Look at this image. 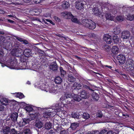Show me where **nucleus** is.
Returning <instances> with one entry per match:
<instances>
[{
  "label": "nucleus",
  "mask_w": 134,
  "mask_h": 134,
  "mask_svg": "<svg viewBox=\"0 0 134 134\" xmlns=\"http://www.w3.org/2000/svg\"><path fill=\"white\" fill-rule=\"evenodd\" d=\"M7 66L11 69H26L28 68L27 63L25 61H21L19 64L16 59L13 56L7 60L6 63Z\"/></svg>",
  "instance_id": "nucleus-1"
},
{
  "label": "nucleus",
  "mask_w": 134,
  "mask_h": 134,
  "mask_svg": "<svg viewBox=\"0 0 134 134\" xmlns=\"http://www.w3.org/2000/svg\"><path fill=\"white\" fill-rule=\"evenodd\" d=\"M35 87L53 94H56L59 92L58 87L54 84H48L47 83H43L41 82L39 84L35 83Z\"/></svg>",
  "instance_id": "nucleus-2"
},
{
  "label": "nucleus",
  "mask_w": 134,
  "mask_h": 134,
  "mask_svg": "<svg viewBox=\"0 0 134 134\" xmlns=\"http://www.w3.org/2000/svg\"><path fill=\"white\" fill-rule=\"evenodd\" d=\"M110 9H109V12L106 13L105 16L107 19L113 20L115 14L121 13V10H122V8L118 9L115 6L110 5Z\"/></svg>",
  "instance_id": "nucleus-3"
},
{
  "label": "nucleus",
  "mask_w": 134,
  "mask_h": 134,
  "mask_svg": "<svg viewBox=\"0 0 134 134\" xmlns=\"http://www.w3.org/2000/svg\"><path fill=\"white\" fill-rule=\"evenodd\" d=\"M72 96L69 94L65 93L64 96H62L60 98L61 100L63 101V103H57L56 104V106L59 107L61 109L64 105L72 103Z\"/></svg>",
  "instance_id": "nucleus-4"
},
{
  "label": "nucleus",
  "mask_w": 134,
  "mask_h": 134,
  "mask_svg": "<svg viewBox=\"0 0 134 134\" xmlns=\"http://www.w3.org/2000/svg\"><path fill=\"white\" fill-rule=\"evenodd\" d=\"M39 115V114L37 113L30 114L26 118H24L19 122V126L24 127L27 124H29L31 121L38 118Z\"/></svg>",
  "instance_id": "nucleus-5"
},
{
  "label": "nucleus",
  "mask_w": 134,
  "mask_h": 134,
  "mask_svg": "<svg viewBox=\"0 0 134 134\" xmlns=\"http://www.w3.org/2000/svg\"><path fill=\"white\" fill-rule=\"evenodd\" d=\"M55 106V108H46L44 109L46 111L43 113V116L46 118L53 117L54 116L57 112L60 111L61 109L59 107H56V104Z\"/></svg>",
  "instance_id": "nucleus-6"
},
{
  "label": "nucleus",
  "mask_w": 134,
  "mask_h": 134,
  "mask_svg": "<svg viewBox=\"0 0 134 134\" xmlns=\"http://www.w3.org/2000/svg\"><path fill=\"white\" fill-rule=\"evenodd\" d=\"M122 9V10H121V11H122L123 14H125V17L127 19L132 21L134 19L133 15H131L130 13L133 12L134 10V8L133 7H124Z\"/></svg>",
  "instance_id": "nucleus-7"
},
{
  "label": "nucleus",
  "mask_w": 134,
  "mask_h": 134,
  "mask_svg": "<svg viewBox=\"0 0 134 134\" xmlns=\"http://www.w3.org/2000/svg\"><path fill=\"white\" fill-rule=\"evenodd\" d=\"M15 47L11 52V54L13 56L17 57H21L23 53V51L19 48L20 44L19 43H15L14 45Z\"/></svg>",
  "instance_id": "nucleus-8"
},
{
  "label": "nucleus",
  "mask_w": 134,
  "mask_h": 134,
  "mask_svg": "<svg viewBox=\"0 0 134 134\" xmlns=\"http://www.w3.org/2000/svg\"><path fill=\"white\" fill-rule=\"evenodd\" d=\"M86 2L84 1H76L75 3V6L77 10L83 11Z\"/></svg>",
  "instance_id": "nucleus-9"
},
{
  "label": "nucleus",
  "mask_w": 134,
  "mask_h": 134,
  "mask_svg": "<svg viewBox=\"0 0 134 134\" xmlns=\"http://www.w3.org/2000/svg\"><path fill=\"white\" fill-rule=\"evenodd\" d=\"M99 1L98 0H93V3L94 4L96 3V4H93V6L94 5L95 7L94 6V8L92 10V11L94 12V14L96 15H99V17L101 13L99 12L98 8L97 7L96 5L97 6V7L98 6H100L99 3Z\"/></svg>",
  "instance_id": "nucleus-10"
},
{
  "label": "nucleus",
  "mask_w": 134,
  "mask_h": 134,
  "mask_svg": "<svg viewBox=\"0 0 134 134\" xmlns=\"http://www.w3.org/2000/svg\"><path fill=\"white\" fill-rule=\"evenodd\" d=\"M4 134H17V131L14 129H10L9 127H6L3 129Z\"/></svg>",
  "instance_id": "nucleus-11"
},
{
  "label": "nucleus",
  "mask_w": 134,
  "mask_h": 134,
  "mask_svg": "<svg viewBox=\"0 0 134 134\" xmlns=\"http://www.w3.org/2000/svg\"><path fill=\"white\" fill-rule=\"evenodd\" d=\"M120 36L123 40H127L129 39L130 37V32L128 31L124 30L120 34Z\"/></svg>",
  "instance_id": "nucleus-12"
},
{
  "label": "nucleus",
  "mask_w": 134,
  "mask_h": 134,
  "mask_svg": "<svg viewBox=\"0 0 134 134\" xmlns=\"http://www.w3.org/2000/svg\"><path fill=\"white\" fill-rule=\"evenodd\" d=\"M117 59L119 60V62L121 64H123L125 62V57L123 54H120L118 55L117 57Z\"/></svg>",
  "instance_id": "nucleus-13"
},
{
  "label": "nucleus",
  "mask_w": 134,
  "mask_h": 134,
  "mask_svg": "<svg viewBox=\"0 0 134 134\" xmlns=\"http://www.w3.org/2000/svg\"><path fill=\"white\" fill-rule=\"evenodd\" d=\"M104 40L107 43L110 44L112 42L111 36L108 34H105L103 36Z\"/></svg>",
  "instance_id": "nucleus-14"
},
{
  "label": "nucleus",
  "mask_w": 134,
  "mask_h": 134,
  "mask_svg": "<svg viewBox=\"0 0 134 134\" xmlns=\"http://www.w3.org/2000/svg\"><path fill=\"white\" fill-rule=\"evenodd\" d=\"M78 94L80 95V97L85 99L88 98L90 95L88 93H87L85 90H82L80 93H79Z\"/></svg>",
  "instance_id": "nucleus-15"
},
{
  "label": "nucleus",
  "mask_w": 134,
  "mask_h": 134,
  "mask_svg": "<svg viewBox=\"0 0 134 134\" xmlns=\"http://www.w3.org/2000/svg\"><path fill=\"white\" fill-rule=\"evenodd\" d=\"M92 22V20L88 19H83L82 21V23L81 24L84 26L88 27L89 26V24L91 23Z\"/></svg>",
  "instance_id": "nucleus-16"
},
{
  "label": "nucleus",
  "mask_w": 134,
  "mask_h": 134,
  "mask_svg": "<svg viewBox=\"0 0 134 134\" xmlns=\"http://www.w3.org/2000/svg\"><path fill=\"white\" fill-rule=\"evenodd\" d=\"M107 131V129L104 128L100 131H93V134H106Z\"/></svg>",
  "instance_id": "nucleus-17"
},
{
  "label": "nucleus",
  "mask_w": 134,
  "mask_h": 134,
  "mask_svg": "<svg viewBox=\"0 0 134 134\" xmlns=\"http://www.w3.org/2000/svg\"><path fill=\"white\" fill-rule=\"evenodd\" d=\"M50 68L53 71H55L57 70L58 66L55 61H54L50 64Z\"/></svg>",
  "instance_id": "nucleus-18"
},
{
  "label": "nucleus",
  "mask_w": 134,
  "mask_h": 134,
  "mask_svg": "<svg viewBox=\"0 0 134 134\" xmlns=\"http://www.w3.org/2000/svg\"><path fill=\"white\" fill-rule=\"evenodd\" d=\"M23 53L24 55L27 57H29L32 55L31 51L29 49H25Z\"/></svg>",
  "instance_id": "nucleus-19"
},
{
  "label": "nucleus",
  "mask_w": 134,
  "mask_h": 134,
  "mask_svg": "<svg viewBox=\"0 0 134 134\" xmlns=\"http://www.w3.org/2000/svg\"><path fill=\"white\" fill-rule=\"evenodd\" d=\"M62 15L68 19H71L73 16L71 12H65L62 13Z\"/></svg>",
  "instance_id": "nucleus-20"
},
{
  "label": "nucleus",
  "mask_w": 134,
  "mask_h": 134,
  "mask_svg": "<svg viewBox=\"0 0 134 134\" xmlns=\"http://www.w3.org/2000/svg\"><path fill=\"white\" fill-rule=\"evenodd\" d=\"M113 40L114 43L115 44H118L120 43L121 41L120 39L116 35H114L113 37Z\"/></svg>",
  "instance_id": "nucleus-21"
},
{
  "label": "nucleus",
  "mask_w": 134,
  "mask_h": 134,
  "mask_svg": "<svg viewBox=\"0 0 134 134\" xmlns=\"http://www.w3.org/2000/svg\"><path fill=\"white\" fill-rule=\"evenodd\" d=\"M18 115L17 113L15 112L12 113L10 116V118L11 120L14 122L17 120Z\"/></svg>",
  "instance_id": "nucleus-22"
},
{
  "label": "nucleus",
  "mask_w": 134,
  "mask_h": 134,
  "mask_svg": "<svg viewBox=\"0 0 134 134\" xmlns=\"http://www.w3.org/2000/svg\"><path fill=\"white\" fill-rule=\"evenodd\" d=\"M81 85L79 83L75 82L73 84L72 88L73 89L79 90L80 89Z\"/></svg>",
  "instance_id": "nucleus-23"
},
{
  "label": "nucleus",
  "mask_w": 134,
  "mask_h": 134,
  "mask_svg": "<svg viewBox=\"0 0 134 134\" xmlns=\"http://www.w3.org/2000/svg\"><path fill=\"white\" fill-rule=\"evenodd\" d=\"M16 97L19 98L20 99H22L24 97V96L23 93L21 92H16L13 93Z\"/></svg>",
  "instance_id": "nucleus-24"
},
{
  "label": "nucleus",
  "mask_w": 134,
  "mask_h": 134,
  "mask_svg": "<svg viewBox=\"0 0 134 134\" xmlns=\"http://www.w3.org/2000/svg\"><path fill=\"white\" fill-rule=\"evenodd\" d=\"M71 20L72 22L75 23L79 24H81V21L77 19L76 16H73L71 18Z\"/></svg>",
  "instance_id": "nucleus-25"
},
{
  "label": "nucleus",
  "mask_w": 134,
  "mask_h": 134,
  "mask_svg": "<svg viewBox=\"0 0 134 134\" xmlns=\"http://www.w3.org/2000/svg\"><path fill=\"white\" fill-rule=\"evenodd\" d=\"M112 52L114 54H118L119 52V49L118 47L116 46H113L112 49Z\"/></svg>",
  "instance_id": "nucleus-26"
},
{
  "label": "nucleus",
  "mask_w": 134,
  "mask_h": 134,
  "mask_svg": "<svg viewBox=\"0 0 134 134\" xmlns=\"http://www.w3.org/2000/svg\"><path fill=\"white\" fill-rule=\"evenodd\" d=\"M0 102L3 105H6L8 103L9 100L8 99L4 98L1 100Z\"/></svg>",
  "instance_id": "nucleus-27"
},
{
  "label": "nucleus",
  "mask_w": 134,
  "mask_h": 134,
  "mask_svg": "<svg viewBox=\"0 0 134 134\" xmlns=\"http://www.w3.org/2000/svg\"><path fill=\"white\" fill-rule=\"evenodd\" d=\"M91 23L89 24V26H88L87 28L90 29H94L96 27V24L92 20V22Z\"/></svg>",
  "instance_id": "nucleus-28"
},
{
  "label": "nucleus",
  "mask_w": 134,
  "mask_h": 134,
  "mask_svg": "<svg viewBox=\"0 0 134 134\" xmlns=\"http://www.w3.org/2000/svg\"><path fill=\"white\" fill-rule=\"evenodd\" d=\"M62 81V80L60 76L56 77L54 79V82L55 83L58 84H60Z\"/></svg>",
  "instance_id": "nucleus-29"
},
{
  "label": "nucleus",
  "mask_w": 134,
  "mask_h": 134,
  "mask_svg": "<svg viewBox=\"0 0 134 134\" xmlns=\"http://www.w3.org/2000/svg\"><path fill=\"white\" fill-rule=\"evenodd\" d=\"M62 6L63 9H67L69 7L70 4L67 1L64 2L62 3Z\"/></svg>",
  "instance_id": "nucleus-30"
},
{
  "label": "nucleus",
  "mask_w": 134,
  "mask_h": 134,
  "mask_svg": "<svg viewBox=\"0 0 134 134\" xmlns=\"http://www.w3.org/2000/svg\"><path fill=\"white\" fill-rule=\"evenodd\" d=\"M79 124L77 122H73L71 123V124L70 127L72 130H74L79 126Z\"/></svg>",
  "instance_id": "nucleus-31"
},
{
  "label": "nucleus",
  "mask_w": 134,
  "mask_h": 134,
  "mask_svg": "<svg viewBox=\"0 0 134 134\" xmlns=\"http://www.w3.org/2000/svg\"><path fill=\"white\" fill-rule=\"evenodd\" d=\"M43 124L42 122L41 121H37L36 122L35 126L36 127L38 128H40L43 126Z\"/></svg>",
  "instance_id": "nucleus-32"
},
{
  "label": "nucleus",
  "mask_w": 134,
  "mask_h": 134,
  "mask_svg": "<svg viewBox=\"0 0 134 134\" xmlns=\"http://www.w3.org/2000/svg\"><path fill=\"white\" fill-rule=\"evenodd\" d=\"M79 96H80L78 94L77 95H74V96H72V100L74 99L75 101H80L81 100V98L79 97Z\"/></svg>",
  "instance_id": "nucleus-33"
},
{
  "label": "nucleus",
  "mask_w": 134,
  "mask_h": 134,
  "mask_svg": "<svg viewBox=\"0 0 134 134\" xmlns=\"http://www.w3.org/2000/svg\"><path fill=\"white\" fill-rule=\"evenodd\" d=\"M25 110L28 112L32 111L33 110L32 107L30 105H27L25 108Z\"/></svg>",
  "instance_id": "nucleus-34"
},
{
  "label": "nucleus",
  "mask_w": 134,
  "mask_h": 134,
  "mask_svg": "<svg viewBox=\"0 0 134 134\" xmlns=\"http://www.w3.org/2000/svg\"><path fill=\"white\" fill-rule=\"evenodd\" d=\"M127 70L129 71H131V72H133L134 70V68L132 66V65L125 66Z\"/></svg>",
  "instance_id": "nucleus-35"
},
{
  "label": "nucleus",
  "mask_w": 134,
  "mask_h": 134,
  "mask_svg": "<svg viewBox=\"0 0 134 134\" xmlns=\"http://www.w3.org/2000/svg\"><path fill=\"white\" fill-rule=\"evenodd\" d=\"M120 28L118 27H115L114 29V34L116 35L120 33Z\"/></svg>",
  "instance_id": "nucleus-36"
},
{
  "label": "nucleus",
  "mask_w": 134,
  "mask_h": 134,
  "mask_svg": "<svg viewBox=\"0 0 134 134\" xmlns=\"http://www.w3.org/2000/svg\"><path fill=\"white\" fill-rule=\"evenodd\" d=\"M52 126V124L50 122H46L45 125V129H49L51 128Z\"/></svg>",
  "instance_id": "nucleus-37"
},
{
  "label": "nucleus",
  "mask_w": 134,
  "mask_h": 134,
  "mask_svg": "<svg viewBox=\"0 0 134 134\" xmlns=\"http://www.w3.org/2000/svg\"><path fill=\"white\" fill-rule=\"evenodd\" d=\"M23 132L25 134H31V132L29 128H25L23 130Z\"/></svg>",
  "instance_id": "nucleus-38"
},
{
  "label": "nucleus",
  "mask_w": 134,
  "mask_h": 134,
  "mask_svg": "<svg viewBox=\"0 0 134 134\" xmlns=\"http://www.w3.org/2000/svg\"><path fill=\"white\" fill-rule=\"evenodd\" d=\"M68 80L69 82H74L75 80V78L70 75H69L68 76Z\"/></svg>",
  "instance_id": "nucleus-39"
},
{
  "label": "nucleus",
  "mask_w": 134,
  "mask_h": 134,
  "mask_svg": "<svg viewBox=\"0 0 134 134\" xmlns=\"http://www.w3.org/2000/svg\"><path fill=\"white\" fill-rule=\"evenodd\" d=\"M93 99L96 101L99 98L97 94L93 92L92 95Z\"/></svg>",
  "instance_id": "nucleus-40"
},
{
  "label": "nucleus",
  "mask_w": 134,
  "mask_h": 134,
  "mask_svg": "<svg viewBox=\"0 0 134 134\" xmlns=\"http://www.w3.org/2000/svg\"><path fill=\"white\" fill-rule=\"evenodd\" d=\"M71 116L74 118L78 119L79 117V115L78 113H73L72 114Z\"/></svg>",
  "instance_id": "nucleus-41"
},
{
  "label": "nucleus",
  "mask_w": 134,
  "mask_h": 134,
  "mask_svg": "<svg viewBox=\"0 0 134 134\" xmlns=\"http://www.w3.org/2000/svg\"><path fill=\"white\" fill-rule=\"evenodd\" d=\"M82 117L83 118L86 119H87L90 118V115L86 113H85L83 114Z\"/></svg>",
  "instance_id": "nucleus-42"
},
{
  "label": "nucleus",
  "mask_w": 134,
  "mask_h": 134,
  "mask_svg": "<svg viewBox=\"0 0 134 134\" xmlns=\"http://www.w3.org/2000/svg\"><path fill=\"white\" fill-rule=\"evenodd\" d=\"M102 115V113L101 111L98 110L96 113V116L97 117L101 118Z\"/></svg>",
  "instance_id": "nucleus-43"
},
{
  "label": "nucleus",
  "mask_w": 134,
  "mask_h": 134,
  "mask_svg": "<svg viewBox=\"0 0 134 134\" xmlns=\"http://www.w3.org/2000/svg\"><path fill=\"white\" fill-rule=\"evenodd\" d=\"M60 72L62 76H63L66 74V71L65 70H63L62 67L60 68Z\"/></svg>",
  "instance_id": "nucleus-44"
},
{
  "label": "nucleus",
  "mask_w": 134,
  "mask_h": 134,
  "mask_svg": "<svg viewBox=\"0 0 134 134\" xmlns=\"http://www.w3.org/2000/svg\"><path fill=\"white\" fill-rule=\"evenodd\" d=\"M132 60L130 59H128L126 61L125 66L131 65L132 63Z\"/></svg>",
  "instance_id": "nucleus-45"
},
{
  "label": "nucleus",
  "mask_w": 134,
  "mask_h": 134,
  "mask_svg": "<svg viewBox=\"0 0 134 134\" xmlns=\"http://www.w3.org/2000/svg\"><path fill=\"white\" fill-rule=\"evenodd\" d=\"M110 47L108 45H106L104 46L103 47V48L107 51H108L110 49Z\"/></svg>",
  "instance_id": "nucleus-46"
},
{
  "label": "nucleus",
  "mask_w": 134,
  "mask_h": 134,
  "mask_svg": "<svg viewBox=\"0 0 134 134\" xmlns=\"http://www.w3.org/2000/svg\"><path fill=\"white\" fill-rule=\"evenodd\" d=\"M116 19L118 21H122L124 19L123 17L121 15H119L117 17Z\"/></svg>",
  "instance_id": "nucleus-47"
},
{
  "label": "nucleus",
  "mask_w": 134,
  "mask_h": 134,
  "mask_svg": "<svg viewBox=\"0 0 134 134\" xmlns=\"http://www.w3.org/2000/svg\"><path fill=\"white\" fill-rule=\"evenodd\" d=\"M5 40V39L3 36L0 37V44L4 42Z\"/></svg>",
  "instance_id": "nucleus-48"
},
{
  "label": "nucleus",
  "mask_w": 134,
  "mask_h": 134,
  "mask_svg": "<svg viewBox=\"0 0 134 134\" xmlns=\"http://www.w3.org/2000/svg\"><path fill=\"white\" fill-rule=\"evenodd\" d=\"M7 17H11L13 18H14L16 19H18V18L16 17L15 15H8L7 16Z\"/></svg>",
  "instance_id": "nucleus-49"
},
{
  "label": "nucleus",
  "mask_w": 134,
  "mask_h": 134,
  "mask_svg": "<svg viewBox=\"0 0 134 134\" xmlns=\"http://www.w3.org/2000/svg\"><path fill=\"white\" fill-rule=\"evenodd\" d=\"M60 134H68V132L67 131L62 130L61 131Z\"/></svg>",
  "instance_id": "nucleus-50"
},
{
  "label": "nucleus",
  "mask_w": 134,
  "mask_h": 134,
  "mask_svg": "<svg viewBox=\"0 0 134 134\" xmlns=\"http://www.w3.org/2000/svg\"><path fill=\"white\" fill-rule=\"evenodd\" d=\"M43 0H33L34 2L36 4L40 3Z\"/></svg>",
  "instance_id": "nucleus-51"
},
{
  "label": "nucleus",
  "mask_w": 134,
  "mask_h": 134,
  "mask_svg": "<svg viewBox=\"0 0 134 134\" xmlns=\"http://www.w3.org/2000/svg\"><path fill=\"white\" fill-rule=\"evenodd\" d=\"M33 67L35 69V71H38V70L40 68H39L36 65H34L33 66Z\"/></svg>",
  "instance_id": "nucleus-52"
},
{
  "label": "nucleus",
  "mask_w": 134,
  "mask_h": 134,
  "mask_svg": "<svg viewBox=\"0 0 134 134\" xmlns=\"http://www.w3.org/2000/svg\"><path fill=\"white\" fill-rule=\"evenodd\" d=\"M4 55V53L2 51H0V58L1 59Z\"/></svg>",
  "instance_id": "nucleus-53"
},
{
  "label": "nucleus",
  "mask_w": 134,
  "mask_h": 134,
  "mask_svg": "<svg viewBox=\"0 0 134 134\" xmlns=\"http://www.w3.org/2000/svg\"><path fill=\"white\" fill-rule=\"evenodd\" d=\"M125 51H126L127 50V51L126 53H130L131 51V49L129 48H126L125 49Z\"/></svg>",
  "instance_id": "nucleus-54"
},
{
  "label": "nucleus",
  "mask_w": 134,
  "mask_h": 134,
  "mask_svg": "<svg viewBox=\"0 0 134 134\" xmlns=\"http://www.w3.org/2000/svg\"><path fill=\"white\" fill-rule=\"evenodd\" d=\"M95 34L93 33H91L89 35V36L90 37H93L95 36Z\"/></svg>",
  "instance_id": "nucleus-55"
},
{
  "label": "nucleus",
  "mask_w": 134,
  "mask_h": 134,
  "mask_svg": "<svg viewBox=\"0 0 134 134\" xmlns=\"http://www.w3.org/2000/svg\"><path fill=\"white\" fill-rule=\"evenodd\" d=\"M4 110V107L2 105H0V111H2Z\"/></svg>",
  "instance_id": "nucleus-56"
},
{
  "label": "nucleus",
  "mask_w": 134,
  "mask_h": 134,
  "mask_svg": "<svg viewBox=\"0 0 134 134\" xmlns=\"http://www.w3.org/2000/svg\"><path fill=\"white\" fill-rule=\"evenodd\" d=\"M106 134H113V132L112 131L110 130L108 131L107 132Z\"/></svg>",
  "instance_id": "nucleus-57"
},
{
  "label": "nucleus",
  "mask_w": 134,
  "mask_h": 134,
  "mask_svg": "<svg viewBox=\"0 0 134 134\" xmlns=\"http://www.w3.org/2000/svg\"><path fill=\"white\" fill-rule=\"evenodd\" d=\"M16 38V39L17 40H18L20 41V42H22L23 41V39L20 37H17Z\"/></svg>",
  "instance_id": "nucleus-58"
},
{
  "label": "nucleus",
  "mask_w": 134,
  "mask_h": 134,
  "mask_svg": "<svg viewBox=\"0 0 134 134\" xmlns=\"http://www.w3.org/2000/svg\"><path fill=\"white\" fill-rule=\"evenodd\" d=\"M83 87L84 88H87V89H89L90 90H91L92 91H93L91 89H90L89 87H88V86H87L86 85H85V86H84Z\"/></svg>",
  "instance_id": "nucleus-59"
},
{
  "label": "nucleus",
  "mask_w": 134,
  "mask_h": 134,
  "mask_svg": "<svg viewBox=\"0 0 134 134\" xmlns=\"http://www.w3.org/2000/svg\"><path fill=\"white\" fill-rule=\"evenodd\" d=\"M54 18L56 21H59V18L56 16H54Z\"/></svg>",
  "instance_id": "nucleus-60"
},
{
  "label": "nucleus",
  "mask_w": 134,
  "mask_h": 134,
  "mask_svg": "<svg viewBox=\"0 0 134 134\" xmlns=\"http://www.w3.org/2000/svg\"><path fill=\"white\" fill-rule=\"evenodd\" d=\"M131 29V32L132 34L134 35V25L132 27V28Z\"/></svg>",
  "instance_id": "nucleus-61"
},
{
  "label": "nucleus",
  "mask_w": 134,
  "mask_h": 134,
  "mask_svg": "<svg viewBox=\"0 0 134 134\" xmlns=\"http://www.w3.org/2000/svg\"><path fill=\"white\" fill-rule=\"evenodd\" d=\"M76 132L79 133H80V134H83V132L81 131L80 130H78L76 131Z\"/></svg>",
  "instance_id": "nucleus-62"
},
{
  "label": "nucleus",
  "mask_w": 134,
  "mask_h": 134,
  "mask_svg": "<svg viewBox=\"0 0 134 134\" xmlns=\"http://www.w3.org/2000/svg\"><path fill=\"white\" fill-rule=\"evenodd\" d=\"M7 20L10 23H13L14 22V21L11 20H10L9 19H7Z\"/></svg>",
  "instance_id": "nucleus-63"
},
{
  "label": "nucleus",
  "mask_w": 134,
  "mask_h": 134,
  "mask_svg": "<svg viewBox=\"0 0 134 134\" xmlns=\"http://www.w3.org/2000/svg\"><path fill=\"white\" fill-rule=\"evenodd\" d=\"M22 42H23V43H24V44H26L28 43V42L27 41H26L25 40H23Z\"/></svg>",
  "instance_id": "nucleus-64"
}]
</instances>
